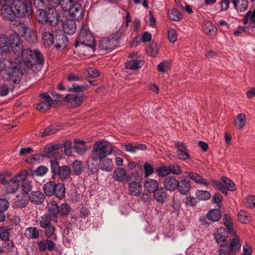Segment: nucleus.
I'll return each mask as SVG.
<instances>
[{
    "mask_svg": "<svg viewBox=\"0 0 255 255\" xmlns=\"http://www.w3.org/2000/svg\"><path fill=\"white\" fill-rule=\"evenodd\" d=\"M43 160L42 155L34 154L27 157L25 161L31 164H36L40 163Z\"/></svg>",
    "mask_w": 255,
    "mask_h": 255,
    "instance_id": "49530a36",
    "label": "nucleus"
},
{
    "mask_svg": "<svg viewBox=\"0 0 255 255\" xmlns=\"http://www.w3.org/2000/svg\"><path fill=\"white\" fill-rule=\"evenodd\" d=\"M114 152V147H108L107 141L102 140L96 141L86 162L88 169L93 174L98 172V161L111 155Z\"/></svg>",
    "mask_w": 255,
    "mask_h": 255,
    "instance_id": "f257e3e1",
    "label": "nucleus"
},
{
    "mask_svg": "<svg viewBox=\"0 0 255 255\" xmlns=\"http://www.w3.org/2000/svg\"><path fill=\"white\" fill-rule=\"evenodd\" d=\"M132 177H135L134 173L132 172L129 174H128L126 170L122 167L116 168L113 173V179L116 181L120 182H122L126 180L127 182H129Z\"/></svg>",
    "mask_w": 255,
    "mask_h": 255,
    "instance_id": "9d476101",
    "label": "nucleus"
},
{
    "mask_svg": "<svg viewBox=\"0 0 255 255\" xmlns=\"http://www.w3.org/2000/svg\"><path fill=\"white\" fill-rule=\"evenodd\" d=\"M238 219L240 222L244 224L250 223L251 220V216L245 210H241L238 214Z\"/></svg>",
    "mask_w": 255,
    "mask_h": 255,
    "instance_id": "37998d69",
    "label": "nucleus"
},
{
    "mask_svg": "<svg viewBox=\"0 0 255 255\" xmlns=\"http://www.w3.org/2000/svg\"><path fill=\"white\" fill-rule=\"evenodd\" d=\"M44 8V9L39 8L36 14L37 20L42 24L47 23L52 26H56L60 20L58 12L54 7L45 6Z\"/></svg>",
    "mask_w": 255,
    "mask_h": 255,
    "instance_id": "7ed1b4c3",
    "label": "nucleus"
},
{
    "mask_svg": "<svg viewBox=\"0 0 255 255\" xmlns=\"http://www.w3.org/2000/svg\"><path fill=\"white\" fill-rule=\"evenodd\" d=\"M84 95L76 96L72 94H68L65 97V100L69 106L76 108L80 106L83 100Z\"/></svg>",
    "mask_w": 255,
    "mask_h": 255,
    "instance_id": "f3484780",
    "label": "nucleus"
},
{
    "mask_svg": "<svg viewBox=\"0 0 255 255\" xmlns=\"http://www.w3.org/2000/svg\"><path fill=\"white\" fill-rule=\"evenodd\" d=\"M20 61L19 60L4 59L0 64V70L7 81L13 83L19 82L21 79Z\"/></svg>",
    "mask_w": 255,
    "mask_h": 255,
    "instance_id": "f03ea898",
    "label": "nucleus"
},
{
    "mask_svg": "<svg viewBox=\"0 0 255 255\" xmlns=\"http://www.w3.org/2000/svg\"><path fill=\"white\" fill-rule=\"evenodd\" d=\"M244 205L248 208L255 207V195H250L246 197L244 201Z\"/></svg>",
    "mask_w": 255,
    "mask_h": 255,
    "instance_id": "13d9d810",
    "label": "nucleus"
},
{
    "mask_svg": "<svg viewBox=\"0 0 255 255\" xmlns=\"http://www.w3.org/2000/svg\"><path fill=\"white\" fill-rule=\"evenodd\" d=\"M136 179L135 177L131 178V180L128 182V194L131 196H138L142 192V187L140 183L136 181H132Z\"/></svg>",
    "mask_w": 255,
    "mask_h": 255,
    "instance_id": "ddd939ff",
    "label": "nucleus"
},
{
    "mask_svg": "<svg viewBox=\"0 0 255 255\" xmlns=\"http://www.w3.org/2000/svg\"><path fill=\"white\" fill-rule=\"evenodd\" d=\"M12 25L13 31L14 32V34H16L19 37L20 36L24 37L25 36L28 28L26 26L24 23L16 21Z\"/></svg>",
    "mask_w": 255,
    "mask_h": 255,
    "instance_id": "6ab92c4d",
    "label": "nucleus"
},
{
    "mask_svg": "<svg viewBox=\"0 0 255 255\" xmlns=\"http://www.w3.org/2000/svg\"><path fill=\"white\" fill-rule=\"evenodd\" d=\"M249 19L251 22L255 26V9L253 12L248 11L246 13L243 18L244 23L247 24L249 22Z\"/></svg>",
    "mask_w": 255,
    "mask_h": 255,
    "instance_id": "864d4df0",
    "label": "nucleus"
},
{
    "mask_svg": "<svg viewBox=\"0 0 255 255\" xmlns=\"http://www.w3.org/2000/svg\"><path fill=\"white\" fill-rule=\"evenodd\" d=\"M221 217V212L218 209L211 210L207 214V218L213 222L219 221Z\"/></svg>",
    "mask_w": 255,
    "mask_h": 255,
    "instance_id": "c03bdc74",
    "label": "nucleus"
},
{
    "mask_svg": "<svg viewBox=\"0 0 255 255\" xmlns=\"http://www.w3.org/2000/svg\"><path fill=\"white\" fill-rule=\"evenodd\" d=\"M222 180L229 190L232 191L236 190V185L230 179L226 177H222Z\"/></svg>",
    "mask_w": 255,
    "mask_h": 255,
    "instance_id": "e2e57ef3",
    "label": "nucleus"
},
{
    "mask_svg": "<svg viewBox=\"0 0 255 255\" xmlns=\"http://www.w3.org/2000/svg\"><path fill=\"white\" fill-rule=\"evenodd\" d=\"M178 186L177 189L182 194H186L190 190L191 185L190 182L186 179L178 180Z\"/></svg>",
    "mask_w": 255,
    "mask_h": 255,
    "instance_id": "cd10ccee",
    "label": "nucleus"
},
{
    "mask_svg": "<svg viewBox=\"0 0 255 255\" xmlns=\"http://www.w3.org/2000/svg\"><path fill=\"white\" fill-rule=\"evenodd\" d=\"M159 183L155 179L147 178L144 183L145 190L149 193H153L159 188Z\"/></svg>",
    "mask_w": 255,
    "mask_h": 255,
    "instance_id": "5701e85b",
    "label": "nucleus"
},
{
    "mask_svg": "<svg viewBox=\"0 0 255 255\" xmlns=\"http://www.w3.org/2000/svg\"><path fill=\"white\" fill-rule=\"evenodd\" d=\"M47 208L50 215L56 217L58 213V206L55 201H52L47 205Z\"/></svg>",
    "mask_w": 255,
    "mask_h": 255,
    "instance_id": "3c124183",
    "label": "nucleus"
},
{
    "mask_svg": "<svg viewBox=\"0 0 255 255\" xmlns=\"http://www.w3.org/2000/svg\"><path fill=\"white\" fill-rule=\"evenodd\" d=\"M234 124L236 129L241 130L246 124V117L244 114H240L235 119Z\"/></svg>",
    "mask_w": 255,
    "mask_h": 255,
    "instance_id": "473e14b6",
    "label": "nucleus"
},
{
    "mask_svg": "<svg viewBox=\"0 0 255 255\" xmlns=\"http://www.w3.org/2000/svg\"><path fill=\"white\" fill-rule=\"evenodd\" d=\"M64 32L67 34H73L76 29V24L74 19H67L62 24Z\"/></svg>",
    "mask_w": 255,
    "mask_h": 255,
    "instance_id": "a211bd4d",
    "label": "nucleus"
},
{
    "mask_svg": "<svg viewBox=\"0 0 255 255\" xmlns=\"http://www.w3.org/2000/svg\"><path fill=\"white\" fill-rule=\"evenodd\" d=\"M61 5L65 11L69 12L73 19L78 20L82 18L83 10L79 3L73 2V0H62Z\"/></svg>",
    "mask_w": 255,
    "mask_h": 255,
    "instance_id": "423d86ee",
    "label": "nucleus"
},
{
    "mask_svg": "<svg viewBox=\"0 0 255 255\" xmlns=\"http://www.w3.org/2000/svg\"><path fill=\"white\" fill-rule=\"evenodd\" d=\"M27 176H25L21 180V191L20 192L25 193L28 195L29 192L32 189L31 183L30 181L26 179Z\"/></svg>",
    "mask_w": 255,
    "mask_h": 255,
    "instance_id": "ea45409f",
    "label": "nucleus"
},
{
    "mask_svg": "<svg viewBox=\"0 0 255 255\" xmlns=\"http://www.w3.org/2000/svg\"><path fill=\"white\" fill-rule=\"evenodd\" d=\"M195 194L200 200H207L211 197L210 193L206 190H197Z\"/></svg>",
    "mask_w": 255,
    "mask_h": 255,
    "instance_id": "6e6d98bb",
    "label": "nucleus"
},
{
    "mask_svg": "<svg viewBox=\"0 0 255 255\" xmlns=\"http://www.w3.org/2000/svg\"><path fill=\"white\" fill-rule=\"evenodd\" d=\"M8 38L4 35L0 36V53H6L9 51Z\"/></svg>",
    "mask_w": 255,
    "mask_h": 255,
    "instance_id": "72a5a7b5",
    "label": "nucleus"
},
{
    "mask_svg": "<svg viewBox=\"0 0 255 255\" xmlns=\"http://www.w3.org/2000/svg\"><path fill=\"white\" fill-rule=\"evenodd\" d=\"M117 43V36L116 35H111L100 41L99 48L102 50L111 51L116 47Z\"/></svg>",
    "mask_w": 255,
    "mask_h": 255,
    "instance_id": "1a4fd4ad",
    "label": "nucleus"
},
{
    "mask_svg": "<svg viewBox=\"0 0 255 255\" xmlns=\"http://www.w3.org/2000/svg\"><path fill=\"white\" fill-rule=\"evenodd\" d=\"M89 88L88 85H80L76 83H74L71 87H70L68 91L71 92H81L86 90Z\"/></svg>",
    "mask_w": 255,
    "mask_h": 255,
    "instance_id": "603ef678",
    "label": "nucleus"
},
{
    "mask_svg": "<svg viewBox=\"0 0 255 255\" xmlns=\"http://www.w3.org/2000/svg\"><path fill=\"white\" fill-rule=\"evenodd\" d=\"M55 38V47L57 49L62 50L67 46V38L62 32H60L59 34H57Z\"/></svg>",
    "mask_w": 255,
    "mask_h": 255,
    "instance_id": "393cba45",
    "label": "nucleus"
},
{
    "mask_svg": "<svg viewBox=\"0 0 255 255\" xmlns=\"http://www.w3.org/2000/svg\"><path fill=\"white\" fill-rule=\"evenodd\" d=\"M140 61L136 60H130L126 63V67L128 69L132 70L137 69L140 66Z\"/></svg>",
    "mask_w": 255,
    "mask_h": 255,
    "instance_id": "4d7b16f0",
    "label": "nucleus"
},
{
    "mask_svg": "<svg viewBox=\"0 0 255 255\" xmlns=\"http://www.w3.org/2000/svg\"><path fill=\"white\" fill-rule=\"evenodd\" d=\"M24 234L28 239H36L39 237V231L35 227L26 228Z\"/></svg>",
    "mask_w": 255,
    "mask_h": 255,
    "instance_id": "c9c22d12",
    "label": "nucleus"
},
{
    "mask_svg": "<svg viewBox=\"0 0 255 255\" xmlns=\"http://www.w3.org/2000/svg\"><path fill=\"white\" fill-rule=\"evenodd\" d=\"M65 188L63 183L56 184L54 195L59 199H62L65 196Z\"/></svg>",
    "mask_w": 255,
    "mask_h": 255,
    "instance_id": "e433bc0d",
    "label": "nucleus"
},
{
    "mask_svg": "<svg viewBox=\"0 0 255 255\" xmlns=\"http://www.w3.org/2000/svg\"><path fill=\"white\" fill-rule=\"evenodd\" d=\"M176 156L178 159L185 161L190 158V156L187 152V149L184 150H177Z\"/></svg>",
    "mask_w": 255,
    "mask_h": 255,
    "instance_id": "bf43d9fd",
    "label": "nucleus"
},
{
    "mask_svg": "<svg viewBox=\"0 0 255 255\" xmlns=\"http://www.w3.org/2000/svg\"><path fill=\"white\" fill-rule=\"evenodd\" d=\"M95 40L94 36L89 30L87 25L83 24L80 29L77 42L75 44L94 43Z\"/></svg>",
    "mask_w": 255,
    "mask_h": 255,
    "instance_id": "6e6552de",
    "label": "nucleus"
},
{
    "mask_svg": "<svg viewBox=\"0 0 255 255\" xmlns=\"http://www.w3.org/2000/svg\"><path fill=\"white\" fill-rule=\"evenodd\" d=\"M186 174L191 180L196 183L206 185H208L209 184V182L206 179L203 178L201 175L197 173L187 172H186Z\"/></svg>",
    "mask_w": 255,
    "mask_h": 255,
    "instance_id": "c85d7f7f",
    "label": "nucleus"
},
{
    "mask_svg": "<svg viewBox=\"0 0 255 255\" xmlns=\"http://www.w3.org/2000/svg\"><path fill=\"white\" fill-rule=\"evenodd\" d=\"M29 203L28 195L25 193L20 192L16 195V198L14 199L15 206L17 208H24Z\"/></svg>",
    "mask_w": 255,
    "mask_h": 255,
    "instance_id": "dca6fc26",
    "label": "nucleus"
},
{
    "mask_svg": "<svg viewBox=\"0 0 255 255\" xmlns=\"http://www.w3.org/2000/svg\"><path fill=\"white\" fill-rule=\"evenodd\" d=\"M203 29L206 34L212 36L216 35L217 31L216 26L210 21L203 22Z\"/></svg>",
    "mask_w": 255,
    "mask_h": 255,
    "instance_id": "7c9ffc66",
    "label": "nucleus"
},
{
    "mask_svg": "<svg viewBox=\"0 0 255 255\" xmlns=\"http://www.w3.org/2000/svg\"><path fill=\"white\" fill-rule=\"evenodd\" d=\"M159 49V44L157 43H152L146 48V53L149 56L155 57L158 54Z\"/></svg>",
    "mask_w": 255,
    "mask_h": 255,
    "instance_id": "58836bf2",
    "label": "nucleus"
},
{
    "mask_svg": "<svg viewBox=\"0 0 255 255\" xmlns=\"http://www.w3.org/2000/svg\"><path fill=\"white\" fill-rule=\"evenodd\" d=\"M178 184V180L173 176L165 178L163 183L164 188L170 191H175L177 188Z\"/></svg>",
    "mask_w": 255,
    "mask_h": 255,
    "instance_id": "aec40b11",
    "label": "nucleus"
},
{
    "mask_svg": "<svg viewBox=\"0 0 255 255\" xmlns=\"http://www.w3.org/2000/svg\"><path fill=\"white\" fill-rule=\"evenodd\" d=\"M71 173L79 175L84 171V166L81 161L75 160L70 165Z\"/></svg>",
    "mask_w": 255,
    "mask_h": 255,
    "instance_id": "b1692460",
    "label": "nucleus"
},
{
    "mask_svg": "<svg viewBox=\"0 0 255 255\" xmlns=\"http://www.w3.org/2000/svg\"><path fill=\"white\" fill-rule=\"evenodd\" d=\"M114 168V163L112 159L105 157L98 161V169L103 171L110 172Z\"/></svg>",
    "mask_w": 255,
    "mask_h": 255,
    "instance_id": "4be33fe9",
    "label": "nucleus"
},
{
    "mask_svg": "<svg viewBox=\"0 0 255 255\" xmlns=\"http://www.w3.org/2000/svg\"><path fill=\"white\" fill-rule=\"evenodd\" d=\"M144 177L147 178L154 172L153 164L151 161H146L143 164Z\"/></svg>",
    "mask_w": 255,
    "mask_h": 255,
    "instance_id": "a19ab883",
    "label": "nucleus"
},
{
    "mask_svg": "<svg viewBox=\"0 0 255 255\" xmlns=\"http://www.w3.org/2000/svg\"><path fill=\"white\" fill-rule=\"evenodd\" d=\"M214 237L218 243H222L225 242L227 238V233L226 230L223 228L217 229L214 234Z\"/></svg>",
    "mask_w": 255,
    "mask_h": 255,
    "instance_id": "2f4dec72",
    "label": "nucleus"
},
{
    "mask_svg": "<svg viewBox=\"0 0 255 255\" xmlns=\"http://www.w3.org/2000/svg\"><path fill=\"white\" fill-rule=\"evenodd\" d=\"M18 57L28 67H31L36 63L42 64L44 60L42 54L38 50L32 51L29 49H22L21 53Z\"/></svg>",
    "mask_w": 255,
    "mask_h": 255,
    "instance_id": "20e7f679",
    "label": "nucleus"
},
{
    "mask_svg": "<svg viewBox=\"0 0 255 255\" xmlns=\"http://www.w3.org/2000/svg\"><path fill=\"white\" fill-rule=\"evenodd\" d=\"M0 13L4 19L7 20H12L15 16L14 12L8 4H2Z\"/></svg>",
    "mask_w": 255,
    "mask_h": 255,
    "instance_id": "412c9836",
    "label": "nucleus"
},
{
    "mask_svg": "<svg viewBox=\"0 0 255 255\" xmlns=\"http://www.w3.org/2000/svg\"><path fill=\"white\" fill-rule=\"evenodd\" d=\"M235 8L238 11H245L248 7V0H233Z\"/></svg>",
    "mask_w": 255,
    "mask_h": 255,
    "instance_id": "f704fd0d",
    "label": "nucleus"
},
{
    "mask_svg": "<svg viewBox=\"0 0 255 255\" xmlns=\"http://www.w3.org/2000/svg\"><path fill=\"white\" fill-rule=\"evenodd\" d=\"M71 174L70 167L67 165H62L58 167L56 175H57L59 180L64 181L69 179Z\"/></svg>",
    "mask_w": 255,
    "mask_h": 255,
    "instance_id": "2eb2a0df",
    "label": "nucleus"
},
{
    "mask_svg": "<svg viewBox=\"0 0 255 255\" xmlns=\"http://www.w3.org/2000/svg\"><path fill=\"white\" fill-rule=\"evenodd\" d=\"M55 186L56 184L53 181H49L45 183L43 186L45 194L48 196L53 195Z\"/></svg>",
    "mask_w": 255,
    "mask_h": 255,
    "instance_id": "4c0bfd02",
    "label": "nucleus"
},
{
    "mask_svg": "<svg viewBox=\"0 0 255 255\" xmlns=\"http://www.w3.org/2000/svg\"><path fill=\"white\" fill-rule=\"evenodd\" d=\"M57 148L52 144L46 145L44 148L43 157L57 159L60 158V154L56 150Z\"/></svg>",
    "mask_w": 255,
    "mask_h": 255,
    "instance_id": "4468645a",
    "label": "nucleus"
},
{
    "mask_svg": "<svg viewBox=\"0 0 255 255\" xmlns=\"http://www.w3.org/2000/svg\"><path fill=\"white\" fill-rule=\"evenodd\" d=\"M168 14L169 19L174 21H179L182 18V14L175 9L170 10Z\"/></svg>",
    "mask_w": 255,
    "mask_h": 255,
    "instance_id": "de8ad7c7",
    "label": "nucleus"
},
{
    "mask_svg": "<svg viewBox=\"0 0 255 255\" xmlns=\"http://www.w3.org/2000/svg\"><path fill=\"white\" fill-rule=\"evenodd\" d=\"M234 238L231 240V243L229 246L230 248L234 253H236L240 248L241 245L240 243L239 238L236 235H232Z\"/></svg>",
    "mask_w": 255,
    "mask_h": 255,
    "instance_id": "79ce46f5",
    "label": "nucleus"
},
{
    "mask_svg": "<svg viewBox=\"0 0 255 255\" xmlns=\"http://www.w3.org/2000/svg\"><path fill=\"white\" fill-rule=\"evenodd\" d=\"M157 68L159 72L164 73L167 71L169 69V62L167 61H162L158 65Z\"/></svg>",
    "mask_w": 255,
    "mask_h": 255,
    "instance_id": "774afa93",
    "label": "nucleus"
},
{
    "mask_svg": "<svg viewBox=\"0 0 255 255\" xmlns=\"http://www.w3.org/2000/svg\"><path fill=\"white\" fill-rule=\"evenodd\" d=\"M223 222L229 233L231 235H235L236 232L233 228V221L231 215L227 213L224 214Z\"/></svg>",
    "mask_w": 255,
    "mask_h": 255,
    "instance_id": "a878e982",
    "label": "nucleus"
},
{
    "mask_svg": "<svg viewBox=\"0 0 255 255\" xmlns=\"http://www.w3.org/2000/svg\"><path fill=\"white\" fill-rule=\"evenodd\" d=\"M84 73L86 77L90 78H96L100 75V73L98 70L91 67L84 70Z\"/></svg>",
    "mask_w": 255,
    "mask_h": 255,
    "instance_id": "5fc2aeb1",
    "label": "nucleus"
},
{
    "mask_svg": "<svg viewBox=\"0 0 255 255\" xmlns=\"http://www.w3.org/2000/svg\"><path fill=\"white\" fill-rule=\"evenodd\" d=\"M45 229L46 230L45 233V236L48 238L53 236V239L56 241L57 240V236L56 235H55V227L50 225V226H48V227Z\"/></svg>",
    "mask_w": 255,
    "mask_h": 255,
    "instance_id": "0e129e2a",
    "label": "nucleus"
},
{
    "mask_svg": "<svg viewBox=\"0 0 255 255\" xmlns=\"http://www.w3.org/2000/svg\"><path fill=\"white\" fill-rule=\"evenodd\" d=\"M44 195L39 191L32 192L29 196V200H30L31 202L36 204H42L44 202Z\"/></svg>",
    "mask_w": 255,
    "mask_h": 255,
    "instance_id": "bb28decb",
    "label": "nucleus"
},
{
    "mask_svg": "<svg viewBox=\"0 0 255 255\" xmlns=\"http://www.w3.org/2000/svg\"><path fill=\"white\" fill-rule=\"evenodd\" d=\"M42 39L44 44L46 46H49L54 43L53 35L49 32H45L42 34Z\"/></svg>",
    "mask_w": 255,
    "mask_h": 255,
    "instance_id": "8fccbe9b",
    "label": "nucleus"
},
{
    "mask_svg": "<svg viewBox=\"0 0 255 255\" xmlns=\"http://www.w3.org/2000/svg\"><path fill=\"white\" fill-rule=\"evenodd\" d=\"M13 5L15 10V16L23 17L29 15L32 11L31 4L28 0H14Z\"/></svg>",
    "mask_w": 255,
    "mask_h": 255,
    "instance_id": "0eeeda50",
    "label": "nucleus"
},
{
    "mask_svg": "<svg viewBox=\"0 0 255 255\" xmlns=\"http://www.w3.org/2000/svg\"><path fill=\"white\" fill-rule=\"evenodd\" d=\"M75 49L81 56L90 57L95 51V43L75 44Z\"/></svg>",
    "mask_w": 255,
    "mask_h": 255,
    "instance_id": "9b49d317",
    "label": "nucleus"
},
{
    "mask_svg": "<svg viewBox=\"0 0 255 255\" xmlns=\"http://www.w3.org/2000/svg\"><path fill=\"white\" fill-rule=\"evenodd\" d=\"M27 175L28 171L24 170L14 176L8 181H7L6 184H4L5 186L3 190L4 194L7 195L16 193L20 188L21 180Z\"/></svg>",
    "mask_w": 255,
    "mask_h": 255,
    "instance_id": "39448f33",
    "label": "nucleus"
},
{
    "mask_svg": "<svg viewBox=\"0 0 255 255\" xmlns=\"http://www.w3.org/2000/svg\"><path fill=\"white\" fill-rule=\"evenodd\" d=\"M167 193L162 187H159L153 192L154 199L160 204H162L167 198Z\"/></svg>",
    "mask_w": 255,
    "mask_h": 255,
    "instance_id": "c756f323",
    "label": "nucleus"
},
{
    "mask_svg": "<svg viewBox=\"0 0 255 255\" xmlns=\"http://www.w3.org/2000/svg\"><path fill=\"white\" fill-rule=\"evenodd\" d=\"M9 46L14 53L17 56L21 53L23 46L22 40L16 34H11L8 38Z\"/></svg>",
    "mask_w": 255,
    "mask_h": 255,
    "instance_id": "f8f14e48",
    "label": "nucleus"
},
{
    "mask_svg": "<svg viewBox=\"0 0 255 255\" xmlns=\"http://www.w3.org/2000/svg\"><path fill=\"white\" fill-rule=\"evenodd\" d=\"M0 238L3 241H8L9 239L8 230L4 227H0Z\"/></svg>",
    "mask_w": 255,
    "mask_h": 255,
    "instance_id": "69168bd1",
    "label": "nucleus"
},
{
    "mask_svg": "<svg viewBox=\"0 0 255 255\" xmlns=\"http://www.w3.org/2000/svg\"><path fill=\"white\" fill-rule=\"evenodd\" d=\"M51 219L46 215H43L40 217L39 221L40 226L42 228H46L51 225Z\"/></svg>",
    "mask_w": 255,
    "mask_h": 255,
    "instance_id": "680f3d73",
    "label": "nucleus"
},
{
    "mask_svg": "<svg viewBox=\"0 0 255 255\" xmlns=\"http://www.w3.org/2000/svg\"><path fill=\"white\" fill-rule=\"evenodd\" d=\"M59 0H34V4L39 8H44L48 6V3H57Z\"/></svg>",
    "mask_w": 255,
    "mask_h": 255,
    "instance_id": "09e8293b",
    "label": "nucleus"
},
{
    "mask_svg": "<svg viewBox=\"0 0 255 255\" xmlns=\"http://www.w3.org/2000/svg\"><path fill=\"white\" fill-rule=\"evenodd\" d=\"M157 175L160 177H166L170 174L168 167L161 166L159 167L156 170Z\"/></svg>",
    "mask_w": 255,
    "mask_h": 255,
    "instance_id": "052dcab7",
    "label": "nucleus"
},
{
    "mask_svg": "<svg viewBox=\"0 0 255 255\" xmlns=\"http://www.w3.org/2000/svg\"><path fill=\"white\" fill-rule=\"evenodd\" d=\"M231 253L234 254L228 245H221L219 248V254L220 255H230Z\"/></svg>",
    "mask_w": 255,
    "mask_h": 255,
    "instance_id": "338daca9",
    "label": "nucleus"
},
{
    "mask_svg": "<svg viewBox=\"0 0 255 255\" xmlns=\"http://www.w3.org/2000/svg\"><path fill=\"white\" fill-rule=\"evenodd\" d=\"M60 129V126L58 125H52L45 128L41 133V137H43L55 133Z\"/></svg>",
    "mask_w": 255,
    "mask_h": 255,
    "instance_id": "a18cd8bd",
    "label": "nucleus"
}]
</instances>
